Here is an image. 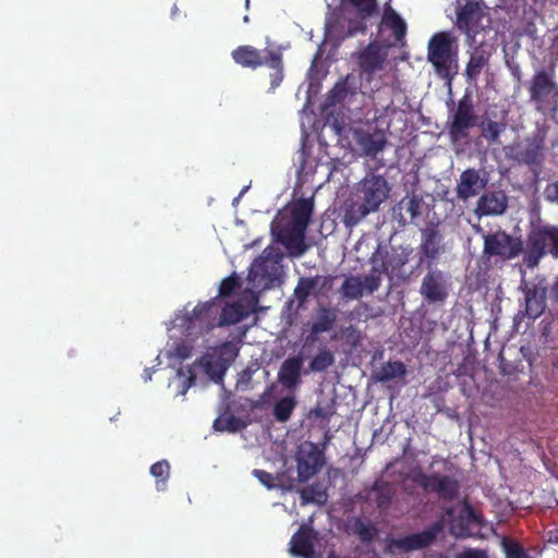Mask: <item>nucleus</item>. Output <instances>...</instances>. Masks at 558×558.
<instances>
[{"label":"nucleus","mask_w":558,"mask_h":558,"mask_svg":"<svg viewBox=\"0 0 558 558\" xmlns=\"http://www.w3.org/2000/svg\"><path fill=\"white\" fill-rule=\"evenodd\" d=\"M313 211V199L301 198L291 208L290 221L272 228L276 241L282 244L292 257H300L307 250L305 233Z\"/></svg>","instance_id":"f257e3e1"},{"label":"nucleus","mask_w":558,"mask_h":558,"mask_svg":"<svg viewBox=\"0 0 558 558\" xmlns=\"http://www.w3.org/2000/svg\"><path fill=\"white\" fill-rule=\"evenodd\" d=\"M427 60L435 73L449 83L458 73L459 40L451 32H437L428 40Z\"/></svg>","instance_id":"f03ea898"},{"label":"nucleus","mask_w":558,"mask_h":558,"mask_svg":"<svg viewBox=\"0 0 558 558\" xmlns=\"http://www.w3.org/2000/svg\"><path fill=\"white\" fill-rule=\"evenodd\" d=\"M232 60L240 66L256 70L260 66H268L270 89L275 90L283 81V58L278 49H257L251 45H242L231 52Z\"/></svg>","instance_id":"7ed1b4c3"},{"label":"nucleus","mask_w":558,"mask_h":558,"mask_svg":"<svg viewBox=\"0 0 558 558\" xmlns=\"http://www.w3.org/2000/svg\"><path fill=\"white\" fill-rule=\"evenodd\" d=\"M529 94L538 112L555 116L558 111V83L555 70L536 71L531 78Z\"/></svg>","instance_id":"20e7f679"},{"label":"nucleus","mask_w":558,"mask_h":558,"mask_svg":"<svg viewBox=\"0 0 558 558\" xmlns=\"http://www.w3.org/2000/svg\"><path fill=\"white\" fill-rule=\"evenodd\" d=\"M483 255L487 258L498 257L501 260H510L519 256L523 250L521 239L502 229L483 234Z\"/></svg>","instance_id":"39448f33"},{"label":"nucleus","mask_w":558,"mask_h":558,"mask_svg":"<svg viewBox=\"0 0 558 558\" xmlns=\"http://www.w3.org/2000/svg\"><path fill=\"white\" fill-rule=\"evenodd\" d=\"M220 303L216 300L201 303L191 313L179 317V327L189 335L208 331L217 326Z\"/></svg>","instance_id":"423d86ee"},{"label":"nucleus","mask_w":558,"mask_h":558,"mask_svg":"<svg viewBox=\"0 0 558 558\" xmlns=\"http://www.w3.org/2000/svg\"><path fill=\"white\" fill-rule=\"evenodd\" d=\"M441 531V522H435L422 532L399 538H388L385 550L388 554L397 555L424 549L436 541Z\"/></svg>","instance_id":"0eeeda50"},{"label":"nucleus","mask_w":558,"mask_h":558,"mask_svg":"<svg viewBox=\"0 0 558 558\" xmlns=\"http://www.w3.org/2000/svg\"><path fill=\"white\" fill-rule=\"evenodd\" d=\"M487 5L483 0H466L457 11L456 27L465 35L466 41L472 44L483 31L482 20Z\"/></svg>","instance_id":"6e6552de"},{"label":"nucleus","mask_w":558,"mask_h":558,"mask_svg":"<svg viewBox=\"0 0 558 558\" xmlns=\"http://www.w3.org/2000/svg\"><path fill=\"white\" fill-rule=\"evenodd\" d=\"M412 481L425 492L435 493L446 501L454 500L460 490L459 482L449 475L440 473L426 474L418 471L413 474Z\"/></svg>","instance_id":"1a4fd4ad"},{"label":"nucleus","mask_w":558,"mask_h":558,"mask_svg":"<svg viewBox=\"0 0 558 558\" xmlns=\"http://www.w3.org/2000/svg\"><path fill=\"white\" fill-rule=\"evenodd\" d=\"M529 258L535 262L546 254L558 257V228L541 227L532 230L527 235Z\"/></svg>","instance_id":"9d476101"},{"label":"nucleus","mask_w":558,"mask_h":558,"mask_svg":"<svg viewBox=\"0 0 558 558\" xmlns=\"http://www.w3.org/2000/svg\"><path fill=\"white\" fill-rule=\"evenodd\" d=\"M476 114L471 96L464 94L448 121V132L452 140H461L468 135V130L476 125Z\"/></svg>","instance_id":"9b49d317"},{"label":"nucleus","mask_w":558,"mask_h":558,"mask_svg":"<svg viewBox=\"0 0 558 558\" xmlns=\"http://www.w3.org/2000/svg\"><path fill=\"white\" fill-rule=\"evenodd\" d=\"M420 265L425 264L430 268L446 252L444 236L438 229V225L428 223L421 229Z\"/></svg>","instance_id":"f8f14e48"},{"label":"nucleus","mask_w":558,"mask_h":558,"mask_svg":"<svg viewBox=\"0 0 558 558\" xmlns=\"http://www.w3.org/2000/svg\"><path fill=\"white\" fill-rule=\"evenodd\" d=\"M449 277L440 269L428 268L420 286V294L428 304H442L449 295Z\"/></svg>","instance_id":"ddd939ff"},{"label":"nucleus","mask_w":558,"mask_h":558,"mask_svg":"<svg viewBox=\"0 0 558 558\" xmlns=\"http://www.w3.org/2000/svg\"><path fill=\"white\" fill-rule=\"evenodd\" d=\"M325 463L324 453L314 442H306L296 453V470L300 482L316 475Z\"/></svg>","instance_id":"4468645a"},{"label":"nucleus","mask_w":558,"mask_h":558,"mask_svg":"<svg viewBox=\"0 0 558 558\" xmlns=\"http://www.w3.org/2000/svg\"><path fill=\"white\" fill-rule=\"evenodd\" d=\"M342 7L356 13V19L350 20L348 35L365 34L367 31L366 21L379 12L377 0H341Z\"/></svg>","instance_id":"2eb2a0df"},{"label":"nucleus","mask_w":558,"mask_h":558,"mask_svg":"<svg viewBox=\"0 0 558 558\" xmlns=\"http://www.w3.org/2000/svg\"><path fill=\"white\" fill-rule=\"evenodd\" d=\"M389 191L388 182L384 177L372 174L361 181L357 189V198L373 211H376L388 197Z\"/></svg>","instance_id":"dca6fc26"},{"label":"nucleus","mask_w":558,"mask_h":558,"mask_svg":"<svg viewBox=\"0 0 558 558\" xmlns=\"http://www.w3.org/2000/svg\"><path fill=\"white\" fill-rule=\"evenodd\" d=\"M387 60V51L378 41H371L355 56V61L362 75L369 82L373 75L381 71Z\"/></svg>","instance_id":"f3484780"},{"label":"nucleus","mask_w":558,"mask_h":558,"mask_svg":"<svg viewBox=\"0 0 558 558\" xmlns=\"http://www.w3.org/2000/svg\"><path fill=\"white\" fill-rule=\"evenodd\" d=\"M488 183L487 177L481 174V171L474 168H468L461 172L457 183V197L461 201H468L485 190Z\"/></svg>","instance_id":"a211bd4d"},{"label":"nucleus","mask_w":558,"mask_h":558,"mask_svg":"<svg viewBox=\"0 0 558 558\" xmlns=\"http://www.w3.org/2000/svg\"><path fill=\"white\" fill-rule=\"evenodd\" d=\"M317 538V531L310 525L302 524L291 537L290 553L302 558H316L315 542Z\"/></svg>","instance_id":"6ab92c4d"},{"label":"nucleus","mask_w":558,"mask_h":558,"mask_svg":"<svg viewBox=\"0 0 558 558\" xmlns=\"http://www.w3.org/2000/svg\"><path fill=\"white\" fill-rule=\"evenodd\" d=\"M507 208L508 196L504 191H488L478 197L474 214L477 217L499 216L502 215Z\"/></svg>","instance_id":"aec40b11"},{"label":"nucleus","mask_w":558,"mask_h":558,"mask_svg":"<svg viewBox=\"0 0 558 558\" xmlns=\"http://www.w3.org/2000/svg\"><path fill=\"white\" fill-rule=\"evenodd\" d=\"M389 29L393 45H403L408 25L400 14L392 8L390 0L384 4L379 31Z\"/></svg>","instance_id":"412c9836"},{"label":"nucleus","mask_w":558,"mask_h":558,"mask_svg":"<svg viewBox=\"0 0 558 558\" xmlns=\"http://www.w3.org/2000/svg\"><path fill=\"white\" fill-rule=\"evenodd\" d=\"M303 359L290 356L283 361L278 372L279 383L287 389L295 388L301 383Z\"/></svg>","instance_id":"4be33fe9"},{"label":"nucleus","mask_w":558,"mask_h":558,"mask_svg":"<svg viewBox=\"0 0 558 558\" xmlns=\"http://www.w3.org/2000/svg\"><path fill=\"white\" fill-rule=\"evenodd\" d=\"M482 524V517L468 501H463L462 507L453 521V527H459L458 534L469 535L472 529H480Z\"/></svg>","instance_id":"5701e85b"},{"label":"nucleus","mask_w":558,"mask_h":558,"mask_svg":"<svg viewBox=\"0 0 558 558\" xmlns=\"http://www.w3.org/2000/svg\"><path fill=\"white\" fill-rule=\"evenodd\" d=\"M357 143L366 156L375 157L385 149L387 140L385 134L380 131H375L373 133L359 131Z\"/></svg>","instance_id":"b1692460"},{"label":"nucleus","mask_w":558,"mask_h":558,"mask_svg":"<svg viewBox=\"0 0 558 558\" xmlns=\"http://www.w3.org/2000/svg\"><path fill=\"white\" fill-rule=\"evenodd\" d=\"M251 312V308H245L241 303H228L219 310V317L217 316V326H229L238 324L246 318Z\"/></svg>","instance_id":"393cba45"},{"label":"nucleus","mask_w":558,"mask_h":558,"mask_svg":"<svg viewBox=\"0 0 558 558\" xmlns=\"http://www.w3.org/2000/svg\"><path fill=\"white\" fill-rule=\"evenodd\" d=\"M544 149V140L539 136H534L527 140L524 149L519 153V161L529 165L536 166L542 161V155Z\"/></svg>","instance_id":"a878e982"},{"label":"nucleus","mask_w":558,"mask_h":558,"mask_svg":"<svg viewBox=\"0 0 558 558\" xmlns=\"http://www.w3.org/2000/svg\"><path fill=\"white\" fill-rule=\"evenodd\" d=\"M337 322V313L335 308L322 306L317 311L316 318L311 326V336L331 330Z\"/></svg>","instance_id":"bb28decb"},{"label":"nucleus","mask_w":558,"mask_h":558,"mask_svg":"<svg viewBox=\"0 0 558 558\" xmlns=\"http://www.w3.org/2000/svg\"><path fill=\"white\" fill-rule=\"evenodd\" d=\"M488 62L489 54L485 50L476 48L470 54V59L465 66L464 75L466 81H475L481 75L483 69L488 64Z\"/></svg>","instance_id":"cd10ccee"},{"label":"nucleus","mask_w":558,"mask_h":558,"mask_svg":"<svg viewBox=\"0 0 558 558\" xmlns=\"http://www.w3.org/2000/svg\"><path fill=\"white\" fill-rule=\"evenodd\" d=\"M350 532L356 535L364 544L373 543L378 536V529L372 522H365L361 518H353L349 522Z\"/></svg>","instance_id":"c85d7f7f"},{"label":"nucleus","mask_w":558,"mask_h":558,"mask_svg":"<svg viewBox=\"0 0 558 558\" xmlns=\"http://www.w3.org/2000/svg\"><path fill=\"white\" fill-rule=\"evenodd\" d=\"M353 77L348 75L343 81L338 82L329 92L328 102L330 105L343 102L348 96H353L357 92V86L352 82Z\"/></svg>","instance_id":"c756f323"},{"label":"nucleus","mask_w":558,"mask_h":558,"mask_svg":"<svg viewBox=\"0 0 558 558\" xmlns=\"http://www.w3.org/2000/svg\"><path fill=\"white\" fill-rule=\"evenodd\" d=\"M405 373V365L401 361H389L376 369L373 377L378 383H387L395 378L404 376Z\"/></svg>","instance_id":"7c9ffc66"},{"label":"nucleus","mask_w":558,"mask_h":558,"mask_svg":"<svg viewBox=\"0 0 558 558\" xmlns=\"http://www.w3.org/2000/svg\"><path fill=\"white\" fill-rule=\"evenodd\" d=\"M371 262L373 264V267L368 275H366L362 279L363 283V291H366L368 294H373L375 291H377L381 283V275L384 272H387V267L384 263H380L379 266H376V255L374 254L371 258Z\"/></svg>","instance_id":"2f4dec72"},{"label":"nucleus","mask_w":558,"mask_h":558,"mask_svg":"<svg viewBox=\"0 0 558 558\" xmlns=\"http://www.w3.org/2000/svg\"><path fill=\"white\" fill-rule=\"evenodd\" d=\"M545 311V296L539 294L536 288L529 289L525 293V313L531 318H537Z\"/></svg>","instance_id":"473e14b6"},{"label":"nucleus","mask_w":558,"mask_h":558,"mask_svg":"<svg viewBox=\"0 0 558 558\" xmlns=\"http://www.w3.org/2000/svg\"><path fill=\"white\" fill-rule=\"evenodd\" d=\"M296 400L293 396H287L279 399L272 410L274 417L277 422L286 423L291 418V415L296 407Z\"/></svg>","instance_id":"72a5a7b5"},{"label":"nucleus","mask_w":558,"mask_h":558,"mask_svg":"<svg viewBox=\"0 0 558 558\" xmlns=\"http://www.w3.org/2000/svg\"><path fill=\"white\" fill-rule=\"evenodd\" d=\"M369 213H373V210L367 207L365 203L362 201L354 202L345 208L343 217L344 223L347 226H355Z\"/></svg>","instance_id":"f704fd0d"},{"label":"nucleus","mask_w":558,"mask_h":558,"mask_svg":"<svg viewBox=\"0 0 558 558\" xmlns=\"http://www.w3.org/2000/svg\"><path fill=\"white\" fill-rule=\"evenodd\" d=\"M340 292L343 298L349 300H359L363 296V283L362 278L357 276L348 277L341 288Z\"/></svg>","instance_id":"c9c22d12"},{"label":"nucleus","mask_w":558,"mask_h":558,"mask_svg":"<svg viewBox=\"0 0 558 558\" xmlns=\"http://www.w3.org/2000/svg\"><path fill=\"white\" fill-rule=\"evenodd\" d=\"M318 280L319 277H301L299 279L294 289V296L300 304H303L307 301L313 290L317 287Z\"/></svg>","instance_id":"e433bc0d"},{"label":"nucleus","mask_w":558,"mask_h":558,"mask_svg":"<svg viewBox=\"0 0 558 558\" xmlns=\"http://www.w3.org/2000/svg\"><path fill=\"white\" fill-rule=\"evenodd\" d=\"M149 472L156 478L157 490H165L167 482L170 477L169 462L167 460H160L150 466Z\"/></svg>","instance_id":"4c0bfd02"},{"label":"nucleus","mask_w":558,"mask_h":558,"mask_svg":"<svg viewBox=\"0 0 558 558\" xmlns=\"http://www.w3.org/2000/svg\"><path fill=\"white\" fill-rule=\"evenodd\" d=\"M335 356L331 351L324 348L312 359L310 363L311 372H325L328 367L333 365Z\"/></svg>","instance_id":"58836bf2"},{"label":"nucleus","mask_w":558,"mask_h":558,"mask_svg":"<svg viewBox=\"0 0 558 558\" xmlns=\"http://www.w3.org/2000/svg\"><path fill=\"white\" fill-rule=\"evenodd\" d=\"M230 360L227 361L219 356L218 359L207 361L205 368L206 373L215 383H221L223 380V376L229 366Z\"/></svg>","instance_id":"ea45409f"},{"label":"nucleus","mask_w":558,"mask_h":558,"mask_svg":"<svg viewBox=\"0 0 558 558\" xmlns=\"http://www.w3.org/2000/svg\"><path fill=\"white\" fill-rule=\"evenodd\" d=\"M481 128L486 141L489 143H497L499 142L500 134L507 128V122L488 120L487 122H483Z\"/></svg>","instance_id":"a19ab883"},{"label":"nucleus","mask_w":558,"mask_h":558,"mask_svg":"<svg viewBox=\"0 0 558 558\" xmlns=\"http://www.w3.org/2000/svg\"><path fill=\"white\" fill-rule=\"evenodd\" d=\"M411 251L408 248L393 250V252L387 257L386 262H383L387 270L390 268L392 272L400 270L405 266L410 259Z\"/></svg>","instance_id":"79ce46f5"},{"label":"nucleus","mask_w":558,"mask_h":558,"mask_svg":"<svg viewBox=\"0 0 558 558\" xmlns=\"http://www.w3.org/2000/svg\"><path fill=\"white\" fill-rule=\"evenodd\" d=\"M374 490H376V502L378 508L387 509L392 500V492L390 487L385 485H378L377 483L374 485Z\"/></svg>","instance_id":"37998d69"},{"label":"nucleus","mask_w":558,"mask_h":558,"mask_svg":"<svg viewBox=\"0 0 558 558\" xmlns=\"http://www.w3.org/2000/svg\"><path fill=\"white\" fill-rule=\"evenodd\" d=\"M421 204L422 199L415 195L400 203L401 208L409 214L411 221H414L421 215Z\"/></svg>","instance_id":"c03bdc74"},{"label":"nucleus","mask_w":558,"mask_h":558,"mask_svg":"<svg viewBox=\"0 0 558 558\" xmlns=\"http://www.w3.org/2000/svg\"><path fill=\"white\" fill-rule=\"evenodd\" d=\"M239 286L240 282L238 278L234 275L229 276L221 281L219 286V294L221 296H229L234 292L235 288Z\"/></svg>","instance_id":"a18cd8bd"},{"label":"nucleus","mask_w":558,"mask_h":558,"mask_svg":"<svg viewBox=\"0 0 558 558\" xmlns=\"http://www.w3.org/2000/svg\"><path fill=\"white\" fill-rule=\"evenodd\" d=\"M301 498L303 504H311L315 501L324 502L326 500V495L325 493H317L312 486L301 490Z\"/></svg>","instance_id":"49530a36"},{"label":"nucleus","mask_w":558,"mask_h":558,"mask_svg":"<svg viewBox=\"0 0 558 558\" xmlns=\"http://www.w3.org/2000/svg\"><path fill=\"white\" fill-rule=\"evenodd\" d=\"M505 551L508 558H525L526 554L522 546L515 541H508L504 543Z\"/></svg>","instance_id":"de8ad7c7"},{"label":"nucleus","mask_w":558,"mask_h":558,"mask_svg":"<svg viewBox=\"0 0 558 558\" xmlns=\"http://www.w3.org/2000/svg\"><path fill=\"white\" fill-rule=\"evenodd\" d=\"M192 352L193 348L190 344L180 342L173 347L172 351L170 352V356L177 357L179 360H186L192 356Z\"/></svg>","instance_id":"09e8293b"},{"label":"nucleus","mask_w":558,"mask_h":558,"mask_svg":"<svg viewBox=\"0 0 558 558\" xmlns=\"http://www.w3.org/2000/svg\"><path fill=\"white\" fill-rule=\"evenodd\" d=\"M253 475L268 489L277 487V484L275 482L276 478L271 473L264 470L255 469L253 471Z\"/></svg>","instance_id":"8fccbe9b"},{"label":"nucleus","mask_w":558,"mask_h":558,"mask_svg":"<svg viewBox=\"0 0 558 558\" xmlns=\"http://www.w3.org/2000/svg\"><path fill=\"white\" fill-rule=\"evenodd\" d=\"M544 197L547 202L558 205V181L547 184Z\"/></svg>","instance_id":"3c124183"},{"label":"nucleus","mask_w":558,"mask_h":558,"mask_svg":"<svg viewBox=\"0 0 558 558\" xmlns=\"http://www.w3.org/2000/svg\"><path fill=\"white\" fill-rule=\"evenodd\" d=\"M369 311V305L366 303H361L351 311L349 314L350 319L352 320H360L362 316H365L367 318L366 313Z\"/></svg>","instance_id":"603ef678"},{"label":"nucleus","mask_w":558,"mask_h":558,"mask_svg":"<svg viewBox=\"0 0 558 558\" xmlns=\"http://www.w3.org/2000/svg\"><path fill=\"white\" fill-rule=\"evenodd\" d=\"M457 558H487L484 550L480 549H466L461 553Z\"/></svg>","instance_id":"864d4df0"},{"label":"nucleus","mask_w":558,"mask_h":558,"mask_svg":"<svg viewBox=\"0 0 558 558\" xmlns=\"http://www.w3.org/2000/svg\"><path fill=\"white\" fill-rule=\"evenodd\" d=\"M220 351V354L223 355V354H229L230 355V360H233L234 356L236 355V353L234 352V349L232 347L231 343L227 342L225 344H222L219 349Z\"/></svg>","instance_id":"5fc2aeb1"},{"label":"nucleus","mask_w":558,"mask_h":558,"mask_svg":"<svg viewBox=\"0 0 558 558\" xmlns=\"http://www.w3.org/2000/svg\"><path fill=\"white\" fill-rule=\"evenodd\" d=\"M374 102L376 106H380L381 109H384L385 111L388 110L392 104H393V100L388 96L387 99H384V100H376V97H374Z\"/></svg>","instance_id":"6e6d98bb"},{"label":"nucleus","mask_w":558,"mask_h":558,"mask_svg":"<svg viewBox=\"0 0 558 558\" xmlns=\"http://www.w3.org/2000/svg\"><path fill=\"white\" fill-rule=\"evenodd\" d=\"M186 372L189 374L186 388H190L195 383L196 376L194 375V373H193L191 367H187Z\"/></svg>","instance_id":"4d7b16f0"},{"label":"nucleus","mask_w":558,"mask_h":558,"mask_svg":"<svg viewBox=\"0 0 558 558\" xmlns=\"http://www.w3.org/2000/svg\"><path fill=\"white\" fill-rule=\"evenodd\" d=\"M499 360H500V368H501V372L504 374H507V375H510L512 372L511 369L508 368V366L505 364V360H504V356L502 354L500 353L499 354Z\"/></svg>","instance_id":"13d9d810"},{"label":"nucleus","mask_w":558,"mask_h":558,"mask_svg":"<svg viewBox=\"0 0 558 558\" xmlns=\"http://www.w3.org/2000/svg\"><path fill=\"white\" fill-rule=\"evenodd\" d=\"M551 295L555 303L558 304V279L555 281V283L551 287Z\"/></svg>","instance_id":"bf43d9fd"},{"label":"nucleus","mask_w":558,"mask_h":558,"mask_svg":"<svg viewBox=\"0 0 558 558\" xmlns=\"http://www.w3.org/2000/svg\"><path fill=\"white\" fill-rule=\"evenodd\" d=\"M235 421H236V420H235V417H233V416H232V417H230V418H229V421H228V423H229V427H230V429H232V430H235V429H236L234 426H232V424H233Z\"/></svg>","instance_id":"052dcab7"},{"label":"nucleus","mask_w":558,"mask_h":558,"mask_svg":"<svg viewBox=\"0 0 558 558\" xmlns=\"http://www.w3.org/2000/svg\"><path fill=\"white\" fill-rule=\"evenodd\" d=\"M498 1H499V3L496 4L497 7H504V5L509 4V0H498Z\"/></svg>","instance_id":"680f3d73"},{"label":"nucleus","mask_w":558,"mask_h":558,"mask_svg":"<svg viewBox=\"0 0 558 558\" xmlns=\"http://www.w3.org/2000/svg\"><path fill=\"white\" fill-rule=\"evenodd\" d=\"M218 424H219V421H218V420H216V421H215V424H214L215 428H216V429H218V430H222L223 428H222V427H220Z\"/></svg>","instance_id":"e2e57ef3"},{"label":"nucleus","mask_w":558,"mask_h":558,"mask_svg":"<svg viewBox=\"0 0 558 558\" xmlns=\"http://www.w3.org/2000/svg\"><path fill=\"white\" fill-rule=\"evenodd\" d=\"M474 230H475L476 233H482L483 232V229L480 226L474 227Z\"/></svg>","instance_id":"0e129e2a"},{"label":"nucleus","mask_w":558,"mask_h":558,"mask_svg":"<svg viewBox=\"0 0 558 558\" xmlns=\"http://www.w3.org/2000/svg\"><path fill=\"white\" fill-rule=\"evenodd\" d=\"M243 21H244L245 23H247V22H248V16H247V15H245V16H244V19H243Z\"/></svg>","instance_id":"69168bd1"},{"label":"nucleus","mask_w":558,"mask_h":558,"mask_svg":"<svg viewBox=\"0 0 558 558\" xmlns=\"http://www.w3.org/2000/svg\"><path fill=\"white\" fill-rule=\"evenodd\" d=\"M179 375H183V369L180 368L179 372H178Z\"/></svg>","instance_id":"338daca9"},{"label":"nucleus","mask_w":558,"mask_h":558,"mask_svg":"<svg viewBox=\"0 0 558 558\" xmlns=\"http://www.w3.org/2000/svg\"><path fill=\"white\" fill-rule=\"evenodd\" d=\"M253 408H260V405L258 404V402H256Z\"/></svg>","instance_id":"774afa93"}]
</instances>
